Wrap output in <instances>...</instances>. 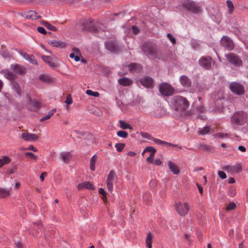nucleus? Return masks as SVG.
Returning a JSON list of instances; mask_svg holds the SVG:
<instances>
[{
	"label": "nucleus",
	"mask_w": 248,
	"mask_h": 248,
	"mask_svg": "<svg viewBox=\"0 0 248 248\" xmlns=\"http://www.w3.org/2000/svg\"><path fill=\"white\" fill-rule=\"evenodd\" d=\"M21 56L26 60H28V59H29L30 55L27 54V53L25 52H21Z\"/></svg>",
	"instance_id": "obj_58"
},
{
	"label": "nucleus",
	"mask_w": 248,
	"mask_h": 248,
	"mask_svg": "<svg viewBox=\"0 0 248 248\" xmlns=\"http://www.w3.org/2000/svg\"><path fill=\"white\" fill-rule=\"evenodd\" d=\"M125 144L124 143H116L115 144V147H116V150L119 152H121L122 151V150L124 149V148L125 147Z\"/></svg>",
	"instance_id": "obj_39"
},
{
	"label": "nucleus",
	"mask_w": 248,
	"mask_h": 248,
	"mask_svg": "<svg viewBox=\"0 0 248 248\" xmlns=\"http://www.w3.org/2000/svg\"><path fill=\"white\" fill-rule=\"evenodd\" d=\"M140 48L144 53L157 58L156 50L155 47L149 42H145L140 46Z\"/></svg>",
	"instance_id": "obj_4"
},
{
	"label": "nucleus",
	"mask_w": 248,
	"mask_h": 248,
	"mask_svg": "<svg viewBox=\"0 0 248 248\" xmlns=\"http://www.w3.org/2000/svg\"><path fill=\"white\" fill-rule=\"evenodd\" d=\"M86 93L87 94H88L89 95L93 96L94 97H98L99 96V93L98 92H93L90 90H87L86 91Z\"/></svg>",
	"instance_id": "obj_40"
},
{
	"label": "nucleus",
	"mask_w": 248,
	"mask_h": 248,
	"mask_svg": "<svg viewBox=\"0 0 248 248\" xmlns=\"http://www.w3.org/2000/svg\"><path fill=\"white\" fill-rule=\"evenodd\" d=\"M47 175L46 172H44L41 173V174L40 176V179L41 181H43L44 180V175L46 176Z\"/></svg>",
	"instance_id": "obj_62"
},
{
	"label": "nucleus",
	"mask_w": 248,
	"mask_h": 248,
	"mask_svg": "<svg viewBox=\"0 0 248 248\" xmlns=\"http://www.w3.org/2000/svg\"><path fill=\"white\" fill-rule=\"evenodd\" d=\"M200 147L202 148L203 150L204 151L212 152L213 150L212 146L204 143H199L197 145V148L198 149H200Z\"/></svg>",
	"instance_id": "obj_32"
},
{
	"label": "nucleus",
	"mask_w": 248,
	"mask_h": 248,
	"mask_svg": "<svg viewBox=\"0 0 248 248\" xmlns=\"http://www.w3.org/2000/svg\"><path fill=\"white\" fill-rule=\"evenodd\" d=\"M22 138L25 141H36L38 139V136L35 134L32 133H22L21 134Z\"/></svg>",
	"instance_id": "obj_15"
},
{
	"label": "nucleus",
	"mask_w": 248,
	"mask_h": 248,
	"mask_svg": "<svg viewBox=\"0 0 248 248\" xmlns=\"http://www.w3.org/2000/svg\"><path fill=\"white\" fill-rule=\"evenodd\" d=\"M71 155L70 152L63 153L61 155V159L65 163H67L71 157Z\"/></svg>",
	"instance_id": "obj_30"
},
{
	"label": "nucleus",
	"mask_w": 248,
	"mask_h": 248,
	"mask_svg": "<svg viewBox=\"0 0 248 248\" xmlns=\"http://www.w3.org/2000/svg\"><path fill=\"white\" fill-rule=\"evenodd\" d=\"M10 68L16 74L18 75L23 74L25 72V68L18 64H12Z\"/></svg>",
	"instance_id": "obj_18"
},
{
	"label": "nucleus",
	"mask_w": 248,
	"mask_h": 248,
	"mask_svg": "<svg viewBox=\"0 0 248 248\" xmlns=\"http://www.w3.org/2000/svg\"><path fill=\"white\" fill-rule=\"evenodd\" d=\"M11 159L7 156H3L2 158L0 159V167H2L5 164L10 162Z\"/></svg>",
	"instance_id": "obj_37"
},
{
	"label": "nucleus",
	"mask_w": 248,
	"mask_h": 248,
	"mask_svg": "<svg viewBox=\"0 0 248 248\" xmlns=\"http://www.w3.org/2000/svg\"><path fill=\"white\" fill-rule=\"evenodd\" d=\"M26 155L29 156L31 158L34 160L36 159L37 156L31 152H27L25 153Z\"/></svg>",
	"instance_id": "obj_52"
},
{
	"label": "nucleus",
	"mask_w": 248,
	"mask_h": 248,
	"mask_svg": "<svg viewBox=\"0 0 248 248\" xmlns=\"http://www.w3.org/2000/svg\"><path fill=\"white\" fill-rule=\"evenodd\" d=\"M167 36L170 40V41L172 42L173 44H175L176 43V39L174 37L172 36L171 33H168L167 34Z\"/></svg>",
	"instance_id": "obj_47"
},
{
	"label": "nucleus",
	"mask_w": 248,
	"mask_h": 248,
	"mask_svg": "<svg viewBox=\"0 0 248 248\" xmlns=\"http://www.w3.org/2000/svg\"><path fill=\"white\" fill-rule=\"evenodd\" d=\"M230 89L233 93L238 95H242L245 93L244 86L237 82L231 83L230 84Z\"/></svg>",
	"instance_id": "obj_8"
},
{
	"label": "nucleus",
	"mask_w": 248,
	"mask_h": 248,
	"mask_svg": "<svg viewBox=\"0 0 248 248\" xmlns=\"http://www.w3.org/2000/svg\"><path fill=\"white\" fill-rule=\"evenodd\" d=\"M213 61L210 56L202 57L199 61V65L205 69L209 70L211 68Z\"/></svg>",
	"instance_id": "obj_11"
},
{
	"label": "nucleus",
	"mask_w": 248,
	"mask_h": 248,
	"mask_svg": "<svg viewBox=\"0 0 248 248\" xmlns=\"http://www.w3.org/2000/svg\"><path fill=\"white\" fill-rule=\"evenodd\" d=\"M180 81L181 84L185 87H189L191 85V82L190 79L185 75L180 77Z\"/></svg>",
	"instance_id": "obj_22"
},
{
	"label": "nucleus",
	"mask_w": 248,
	"mask_h": 248,
	"mask_svg": "<svg viewBox=\"0 0 248 248\" xmlns=\"http://www.w3.org/2000/svg\"><path fill=\"white\" fill-rule=\"evenodd\" d=\"M141 84L146 88H152L153 86V79L149 76H145L140 80Z\"/></svg>",
	"instance_id": "obj_14"
},
{
	"label": "nucleus",
	"mask_w": 248,
	"mask_h": 248,
	"mask_svg": "<svg viewBox=\"0 0 248 248\" xmlns=\"http://www.w3.org/2000/svg\"><path fill=\"white\" fill-rule=\"evenodd\" d=\"M247 116V113L244 111H238L231 117V121L235 124H242L246 121Z\"/></svg>",
	"instance_id": "obj_3"
},
{
	"label": "nucleus",
	"mask_w": 248,
	"mask_h": 248,
	"mask_svg": "<svg viewBox=\"0 0 248 248\" xmlns=\"http://www.w3.org/2000/svg\"><path fill=\"white\" fill-rule=\"evenodd\" d=\"M189 105L188 100L185 97L176 96L173 98L172 108L175 111L180 114H185V112Z\"/></svg>",
	"instance_id": "obj_1"
},
{
	"label": "nucleus",
	"mask_w": 248,
	"mask_h": 248,
	"mask_svg": "<svg viewBox=\"0 0 248 248\" xmlns=\"http://www.w3.org/2000/svg\"><path fill=\"white\" fill-rule=\"evenodd\" d=\"M77 187L78 189L87 188L94 190L95 189V186L92 183L88 181H86L78 184Z\"/></svg>",
	"instance_id": "obj_16"
},
{
	"label": "nucleus",
	"mask_w": 248,
	"mask_h": 248,
	"mask_svg": "<svg viewBox=\"0 0 248 248\" xmlns=\"http://www.w3.org/2000/svg\"><path fill=\"white\" fill-rule=\"evenodd\" d=\"M37 31L42 34H45L46 33V31L44 28L43 27H38L37 28Z\"/></svg>",
	"instance_id": "obj_53"
},
{
	"label": "nucleus",
	"mask_w": 248,
	"mask_h": 248,
	"mask_svg": "<svg viewBox=\"0 0 248 248\" xmlns=\"http://www.w3.org/2000/svg\"><path fill=\"white\" fill-rule=\"evenodd\" d=\"M25 150H32L34 152L38 151V149L35 148L32 145H30L27 149H25Z\"/></svg>",
	"instance_id": "obj_55"
},
{
	"label": "nucleus",
	"mask_w": 248,
	"mask_h": 248,
	"mask_svg": "<svg viewBox=\"0 0 248 248\" xmlns=\"http://www.w3.org/2000/svg\"><path fill=\"white\" fill-rule=\"evenodd\" d=\"M14 89L16 91L17 94H18L19 95L21 94V91L18 84H15V85H14Z\"/></svg>",
	"instance_id": "obj_48"
},
{
	"label": "nucleus",
	"mask_w": 248,
	"mask_h": 248,
	"mask_svg": "<svg viewBox=\"0 0 248 248\" xmlns=\"http://www.w3.org/2000/svg\"><path fill=\"white\" fill-rule=\"evenodd\" d=\"M116 179V174L113 170H111L107 177V187L108 190L112 192L113 191V182Z\"/></svg>",
	"instance_id": "obj_12"
},
{
	"label": "nucleus",
	"mask_w": 248,
	"mask_h": 248,
	"mask_svg": "<svg viewBox=\"0 0 248 248\" xmlns=\"http://www.w3.org/2000/svg\"><path fill=\"white\" fill-rule=\"evenodd\" d=\"M221 45L227 50H232L234 48L232 40L227 36H223L220 40Z\"/></svg>",
	"instance_id": "obj_10"
},
{
	"label": "nucleus",
	"mask_w": 248,
	"mask_h": 248,
	"mask_svg": "<svg viewBox=\"0 0 248 248\" xmlns=\"http://www.w3.org/2000/svg\"><path fill=\"white\" fill-rule=\"evenodd\" d=\"M168 166L169 169L173 172L174 174H178L180 172L179 167L173 162L169 161Z\"/></svg>",
	"instance_id": "obj_26"
},
{
	"label": "nucleus",
	"mask_w": 248,
	"mask_h": 248,
	"mask_svg": "<svg viewBox=\"0 0 248 248\" xmlns=\"http://www.w3.org/2000/svg\"><path fill=\"white\" fill-rule=\"evenodd\" d=\"M152 140L157 144L158 145H161L165 147L168 146H175V147H178L179 148L181 149V147L179 146L178 145L173 144L172 143H170V142L165 141L163 140H161L156 139L155 138H152Z\"/></svg>",
	"instance_id": "obj_17"
},
{
	"label": "nucleus",
	"mask_w": 248,
	"mask_h": 248,
	"mask_svg": "<svg viewBox=\"0 0 248 248\" xmlns=\"http://www.w3.org/2000/svg\"><path fill=\"white\" fill-rule=\"evenodd\" d=\"M153 235L151 232H149L147 234L146 238V245L148 248H152V243Z\"/></svg>",
	"instance_id": "obj_31"
},
{
	"label": "nucleus",
	"mask_w": 248,
	"mask_h": 248,
	"mask_svg": "<svg viewBox=\"0 0 248 248\" xmlns=\"http://www.w3.org/2000/svg\"><path fill=\"white\" fill-rule=\"evenodd\" d=\"M42 24L46 28H47L49 30H50L53 31H57V29L55 27H54L52 25L50 24L49 23H48L47 21H42Z\"/></svg>",
	"instance_id": "obj_34"
},
{
	"label": "nucleus",
	"mask_w": 248,
	"mask_h": 248,
	"mask_svg": "<svg viewBox=\"0 0 248 248\" xmlns=\"http://www.w3.org/2000/svg\"><path fill=\"white\" fill-rule=\"evenodd\" d=\"M238 149L239 150L242 152H245L246 151V148L242 145H239L238 147Z\"/></svg>",
	"instance_id": "obj_60"
},
{
	"label": "nucleus",
	"mask_w": 248,
	"mask_h": 248,
	"mask_svg": "<svg viewBox=\"0 0 248 248\" xmlns=\"http://www.w3.org/2000/svg\"><path fill=\"white\" fill-rule=\"evenodd\" d=\"M132 29L133 32L135 34H137L139 32V29L136 26H133L132 27Z\"/></svg>",
	"instance_id": "obj_57"
},
{
	"label": "nucleus",
	"mask_w": 248,
	"mask_h": 248,
	"mask_svg": "<svg viewBox=\"0 0 248 248\" xmlns=\"http://www.w3.org/2000/svg\"><path fill=\"white\" fill-rule=\"evenodd\" d=\"M225 57L228 62L234 66L239 67L243 65V62L240 57L233 53L226 54Z\"/></svg>",
	"instance_id": "obj_5"
},
{
	"label": "nucleus",
	"mask_w": 248,
	"mask_h": 248,
	"mask_svg": "<svg viewBox=\"0 0 248 248\" xmlns=\"http://www.w3.org/2000/svg\"><path fill=\"white\" fill-rule=\"evenodd\" d=\"M11 188H5L0 187V199L5 198L10 196Z\"/></svg>",
	"instance_id": "obj_27"
},
{
	"label": "nucleus",
	"mask_w": 248,
	"mask_h": 248,
	"mask_svg": "<svg viewBox=\"0 0 248 248\" xmlns=\"http://www.w3.org/2000/svg\"><path fill=\"white\" fill-rule=\"evenodd\" d=\"M117 135L118 137H122L123 138H126L128 134L126 131H123V130H120L117 132Z\"/></svg>",
	"instance_id": "obj_41"
},
{
	"label": "nucleus",
	"mask_w": 248,
	"mask_h": 248,
	"mask_svg": "<svg viewBox=\"0 0 248 248\" xmlns=\"http://www.w3.org/2000/svg\"><path fill=\"white\" fill-rule=\"evenodd\" d=\"M40 80L46 83H52L55 81V78L46 75H40L39 77Z\"/></svg>",
	"instance_id": "obj_28"
},
{
	"label": "nucleus",
	"mask_w": 248,
	"mask_h": 248,
	"mask_svg": "<svg viewBox=\"0 0 248 248\" xmlns=\"http://www.w3.org/2000/svg\"><path fill=\"white\" fill-rule=\"evenodd\" d=\"M218 175L219 177L222 179H225L227 177L226 173L223 171H218Z\"/></svg>",
	"instance_id": "obj_51"
},
{
	"label": "nucleus",
	"mask_w": 248,
	"mask_h": 248,
	"mask_svg": "<svg viewBox=\"0 0 248 248\" xmlns=\"http://www.w3.org/2000/svg\"><path fill=\"white\" fill-rule=\"evenodd\" d=\"M184 235H185V238L188 241V243L189 244H190V243H191V240L188 234L187 233H185Z\"/></svg>",
	"instance_id": "obj_61"
},
{
	"label": "nucleus",
	"mask_w": 248,
	"mask_h": 248,
	"mask_svg": "<svg viewBox=\"0 0 248 248\" xmlns=\"http://www.w3.org/2000/svg\"><path fill=\"white\" fill-rule=\"evenodd\" d=\"M56 111V108H53L52 109L50 110L48 112V113L47 115H46L45 116H43L42 118H41L40 121L42 122V121H45V120L49 119Z\"/></svg>",
	"instance_id": "obj_36"
},
{
	"label": "nucleus",
	"mask_w": 248,
	"mask_h": 248,
	"mask_svg": "<svg viewBox=\"0 0 248 248\" xmlns=\"http://www.w3.org/2000/svg\"><path fill=\"white\" fill-rule=\"evenodd\" d=\"M99 193L103 196V199L105 201H107V198L106 193L103 188H100L99 189Z\"/></svg>",
	"instance_id": "obj_43"
},
{
	"label": "nucleus",
	"mask_w": 248,
	"mask_h": 248,
	"mask_svg": "<svg viewBox=\"0 0 248 248\" xmlns=\"http://www.w3.org/2000/svg\"><path fill=\"white\" fill-rule=\"evenodd\" d=\"M224 170L231 173H238L242 170L241 163H238L234 166L227 165L224 168Z\"/></svg>",
	"instance_id": "obj_13"
},
{
	"label": "nucleus",
	"mask_w": 248,
	"mask_h": 248,
	"mask_svg": "<svg viewBox=\"0 0 248 248\" xmlns=\"http://www.w3.org/2000/svg\"><path fill=\"white\" fill-rule=\"evenodd\" d=\"M226 4L228 8L227 13L229 15H232L234 11V5L231 0H227Z\"/></svg>",
	"instance_id": "obj_29"
},
{
	"label": "nucleus",
	"mask_w": 248,
	"mask_h": 248,
	"mask_svg": "<svg viewBox=\"0 0 248 248\" xmlns=\"http://www.w3.org/2000/svg\"><path fill=\"white\" fill-rule=\"evenodd\" d=\"M188 11L194 14H198L201 11V7L197 6L194 1L188 0L183 5Z\"/></svg>",
	"instance_id": "obj_9"
},
{
	"label": "nucleus",
	"mask_w": 248,
	"mask_h": 248,
	"mask_svg": "<svg viewBox=\"0 0 248 248\" xmlns=\"http://www.w3.org/2000/svg\"><path fill=\"white\" fill-rule=\"evenodd\" d=\"M101 24L92 20H87L82 23L83 30L92 32H99L101 31Z\"/></svg>",
	"instance_id": "obj_2"
},
{
	"label": "nucleus",
	"mask_w": 248,
	"mask_h": 248,
	"mask_svg": "<svg viewBox=\"0 0 248 248\" xmlns=\"http://www.w3.org/2000/svg\"><path fill=\"white\" fill-rule=\"evenodd\" d=\"M211 130L210 126H206L202 129H200L198 131V134L201 135H205L208 134Z\"/></svg>",
	"instance_id": "obj_33"
},
{
	"label": "nucleus",
	"mask_w": 248,
	"mask_h": 248,
	"mask_svg": "<svg viewBox=\"0 0 248 248\" xmlns=\"http://www.w3.org/2000/svg\"><path fill=\"white\" fill-rule=\"evenodd\" d=\"M27 61L30 62L32 64H37L36 59H35V57L32 55H30L29 59H28V60Z\"/></svg>",
	"instance_id": "obj_42"
},
{
	"label": "nucleus",
	"mask_w": 248,
	"mask_h": 248,
	"mask_svg": "<svg viewBox=\"0 0 248 248\" xmlns=\"http://www.w3.org/2000/svg\"><path fill=\"white\" fill-rule=\"evenodd\" d=\"M106 48L110 52H115L118 50V47L116 44L112 42H108L106 44Z\"/></svg>",
	"instance_id": "obj_23"
},
{
	"label": "nucleus",
	"mask_w": 248,
	"mask_h": 248,
	"mask_svg": "<svg viewBox=\"0 0 248 248\" xmlns=\"http://www.w3.org/2000/svg\"><path fill=\"white\" fill-rule=\"evenodd\" d=\"M16 245L17 248H23L22 245L20 242H17Z\"/></svg>",
	"instance_id": "obj_64"
},
{
	"label": "nucleus",
	"mask_w": 248,
	"mask_h": 248,
	"mask_svg": "<svg viewBox=\"0 0 248 248\" xmlns=\"http://www.w3.org/2000/svg\"><path fill=\"white\" fill-rule=\"evenodd\" d=\"M42 59L51 67H56L59 66L58 63L52 61V58L50 56L43 55L42 56Z\"/></svg>",
	"instance_id": "obj_20"
},
{
	"label": "nucleus",
	"mask_w": 248,
	"mask_h": 248,
	"mask_svg": "<svg viewBox=\"0 0 248 248\" xmlns=\"http://www.w3.org/2000/svg\"><path fill=\"white\" fill-rule=\"evenodd\" d=\"M159 92L164 96H170L174 93V88L167 83H162L159 85Z\"/></svg>",
	"instance_id": "obj_6"
},
{
	"label": "nucleus",
	"mask_w": 248,
	"mask_h": 248,
	"mask_svg": "<svg viewBox=\"0 0 248 248\" xmlns=\"http://www.w3.org/2000/svg\"><path fill=\"white\" fill-rule=\"evenodd\" d=\"M146 152H150V154H153V155H155L156 152V149L153 147H152V146H148V147H147L143 151V152L142 153V154H143L144 153Z\"/></svg>",
	"instance_id": "obj_38"
},
{
	"label": "nucleus",
	"mask_w": 248,
	"mask_h": 248,
	"mask_svg": "<svg viewBox=\"0 0 248 248\" xmlns=\"http://www.w3.org/2000/svg\"><path fill=\"white\" fill-rule=\"evenodd\" d=\"M95 161H96V158H95V155H93L91 158L90 164L95 165Z\"/></svg>",
	"instance_id": "obj_59"
},
{
	"label": "nucleus",
	"mask_w": 248,
	"mask_h": 248,
	"mask_svg": "<svg viewBox=\"0 0 248 248\" xmlns=\"http://www.w3.org/2000/svg\"><path fill=\"white\" fill-rule=\"evenodd\" d=\"M196 110L198 113H202L204 111V108L202 105L196 107Z\"/></svg>",
	"instance_id": "obj_49"
},
{
	"label": "nucleus",
	"mask_w": 248,
	"mask_h": 248,
	"mask_svg": "<svg viewBox=\"0 0 248 248\" xmlns=\"http://www.w3.org/2000/svg\"><path fill=\"white\" fill-rule=\"evenodd\" d=\"M120 127L123 129H132V127L129 124L125 122L124 121L120 120Z\"/></svg>",
	"instance_id": "obj_35"
},
{
	"label": "nucleus",
	"mask_w": 248,
	"mask_h": 248,
	"mask_svg": "<svg viewBox=\"0 0 248 248\" xmlns=\"http://www.w3.org/2000/svg\"><path fill=\"white\" fill-rule=\"evenodd\" d=\"M154 156H155V155L150 154V155L147 158V161H149L150 163L152 164V163H153V161H154L153 158L154 157Z\"/></svg>",
	"instance_id": "obj_54"
},
{
	"label": "nucleus",
	"mask_w": 248,
	"mask_h": 248,
	"mask_svg": "<svg viewBox=\"0 0 248 248\" xmlns=\"http://www.w3.org/2000/svg\"><path fill=\"white\" fill-rule=\"evenodd\" d=\"M138 64L136 63H132L128 65L129 70L130 71H133L136 69L137 68Z\"/></svg>",
	"instance_id": "obj_45"
},
{
	"label": "nucleus",
	"mask_w": 248,
	"mask_h": 248,
	"mask_svg": "<svg viewBox=\"0 0 248 248\" xmlns=\"http://www.w3.org/2000/svg\"><path fill=\"white\" fill-rule=\"evenodd\" d=\"M175 209L180 216H184L188 214L190 207L187 202H178L175 203Z\"/></svg>",
	"instance_id": "obj_7"
},
{
	"label": "nucleus",
	"mask_w": 248,
	"mask_h": 248,
	"mask_svg": "<svg viewBox=\"0 0 248 248\" xmlns=\"http://www.w3.org/2000/svg\"><path fill=\"white\" fill-rule=\"evenodd\" d=\"M2 72L4 77L8 79L12 80L16 78V75L9 70L5 69L3 70Z\"/></svg>",
	"instance_id": "obj_24"
},
{
	"label": "nucleus",
	"mask_w": 248,
	"mask_h": 248,
	"mask_svg": "<svg viewBox=\"0 0 248 248\" xmlns=\"http://www.w3.org/2000/svg\"><path fill=\"white\" fill-rule=\"evenodd\" d=\"M65 103L68 105H70L73 103V100L71 95L70 94H68L67 95L66 100L65 101Z\"/></svg>",
	"instance_id": "obj_44"
},
{
	"label": "nucleus",
	"mask_w": 248,
	"mask_h": 248,
	"mask_svg": "<svg viewBox=\"0 0 248 248\" xmlns=\"http://www.w3.org/2000/svg\"><path fill=\"white\" fill-rule=\"evenodd\" d=\"M27 18L31 20H36L41 17V16L34 11H29L25 13Z\"/></svg>",
	"instance_id": "obj_19"
},
{
	"label": "nucleus",
	"mask_w": 248,
	"mask_h": 248,
	"mask_svg": "<svg viewBox=\"0 0 248 248\" xmlns=\"http://www.w3.org/2000/svg\"><path fill=\"white\" fill-rule=\"evenodd\" d=\"M118 83L123 86H129L132 83V80L128 78H122L118 79Z\"/></svg>",
	"instance_id": "obj_25"
},
{
	"label": "nucleus",
	"mask_w": 248,
	"mask_h": 248,
	"mask_svg": "<svg viewBox=\"0 0 248 248\" xmlns=\"http://www.w3.org/2000/svg\"><path fill=\"white\" fill-rule=\"evenodd\" d=\"M236 207V205L234 202L230 203L227 206V209L231 210L234 209Z\"/></svg>",
	"instance_id": "obj_50"
},
{
	"label": "nucleus",
	"mask_w": 248,
	"mask_h": 248,
	"mask_svg": "<svg viewBox=\"0 0 248 248\" xmlns=\"http://www.w3.org/2000/svg\"><path fill=\"white\" fill-rule=\"evenodd\" d=\"M32 105L36 108H38L39 107V103L37 101H33L32 102Z\"/></svg>",
	"instance_id": "obj_63"
},
{
	"label": "nucleus",
	"mask_w": 248,
	"mask_h": 248,
	"mask_svg": "<svg viewBox=\"0 0 248 248\" xmlns=\"http://www.w3.org/2000/svg\"><path fill=\"white\" fill-rule=\"evenodd\" d=\"M229 192L230 194V196L233 197L236 195V191L235 188L233 186H231L229 188Z\"/></svg>",
	"instance_id": "obj_46"
},
{
	"label": "nucleus",
	"mask_w": 248,
	"mask_h": 248,
	"mask_svg": "<svg viewBox=\"0 0 248 248\" xmlns=\"http://www.w3.org/2000/svg\"><path fill=\"white\" fill-rule=\"evenodd\" d=\"M162 163V161L159 158L156 159L155 161H153V163L152 164L156 165H160Z\"/></svg>",
	"instance_id": "obj_56"
},
{
	"label": "nucleus",
	"mask_w": 248,
	"mask_h": 248,
	"mask_svg": "<svg viewBox=\"0 0 248 248\" xmlns=\"http://www.w3.org/2000/svg\"><path fill=\"white\" fill-rule=\"evenodd\" d=\"M49 44L53 46L60 48H63L66 46V44L59 40H52L49 41Z\"/></svg>",
	"instance_id": "obj_21"
}]
</instances>
